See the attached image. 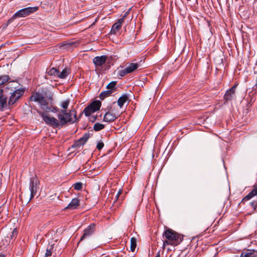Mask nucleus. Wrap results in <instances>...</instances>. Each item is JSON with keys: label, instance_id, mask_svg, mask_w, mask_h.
Returning <instances> with one entry per match:
<instances>
[{"label": "nucleus", "instance_id": "f257e3e1", "mask_svg": "<svg viewBox=\"0 0 257 257\" xmlns=\"http://www.w3.org/2000/svg\"><path fill=\"white\" fill-rule=\"evenodd\" d=\"M37 112L42 117L43 120L46 124L54 128L62 126L68 122L73 123L77 120L76 112L74 110H71L69 112H66L64 110H57V117L59 119L50 116L41 110L37 109Z\"/></svg>", "mask_w": 257, "mask_h": 257}, {"label": "nucleus", "instance_id": "f03ea898", "mask_svg": "<svg viewBox=\"0 0 257 257\" xmlns=\"http://www.w3.org/2000/svg\"><path fill=\"white\" fill-rule=\"evenodd\" d=\"M164 238L163 248L164 249L166 245H171L177 246L179 244L183 239V236L172 229L167 228L163 234Z\"/></svg>", "mask_w": 257, "mask_h": 257}, {"label": "nucleus", "instance_id": "7ed1b4c3", "mask_svg": "<svg viewBox=\"0 0 257 257\" xmlns=\"http://www.w3.org/2000/svg\"><path fill=\"white\" fill-rule=\"evenodd\" d=\"M30 100L32 101L37 102L40 106L43 112L47 113L49 112H56L57 110H59L55 107L49 106L48 102L46 99L43 95L39 93H35L30 97Z\"/></svg>", "mask_w": 257, "mask_h": 257}, {"label": "nucleus", "instance_id": "20e7f679", "mask_svg": "<svg viewBox=\"0 0 257 257\" xmlns=\"http://www.w3.org/2000/svg\"><path fill=\"white\" fill-rule=\"evenodd\" d=\"M38 9L37 7H28L20 10L16 13L13 16V19L24 18L26 17L31 14L36 12Z\"/></svg>", "mask_w": 257, "mask_h": 257}, {"label": "nucleus", "instance_id": "39448f33", "mask_svg": "<svg viewBox=\"0 0 257 257\" xmlns=\"http://www.w3.org/2000/svg\"><path fill=\"white\" fill-rule=\"evenodd\" d=\"M139 65L137 63H130L125 68L120 70L118 71V74L120 76L123 77L126 74L132 73L135 70H137L139 67Z\"/></svg>", "mask_w": 257, "mask_h": 257}, {"label": "nucleus", "instance_id": "423d86ee", "mask_svg": "<svg viewBox=\"0 0 257 257\" xmlns=\"http://www.w3.org/2000/svg\"><path fill=\"white\" fill-rule=\"evenodd\" d=\"M24 91L23 89H17L15 90L13 93H12V94L10 97L8 104L9 105H12L14 104L16 101L23 94Z\"/></svg>", "mask_w": 257, "mask_h": 257}, {"label": "nucleus", "instance_id": "0eeeda50", "mask_svg": "<svg viewBox=\"0 0 257 257\" xmlns=\"http://www.w3.org/2000/svg\"><path fill=\"white\" fill-rule=\"evenodd\" d=\"M128 14V12H126L121 18L119 19L117 22L113 25L110 31L111 33L115 34L121 28V25L123 23Z\"/></svg>", "mask_w": 257, "mask_h": 257}, {"label": "nucleus", "instance_id": "6e6552de", "mask_svg": "<svg viewBox=\"0 0 257 257\" xmlns=\"http://www.w3.org/2000/svg\"><path fill=\"white\" fill-rule=\"evenodd\" d=\"M95 231V225L91 224L85 229L84 230L83 235L81 236L79 241H81L85 239L88 238Z\"/></svg>", "mask_w": 257, "mask_h": 257}, {"label": "nucleus", "instance_id": "1a4fd4ad", "mask_svg": "<svg viewBox=\"0 0 257 257\" xmlns=\"http://www.w3.org/2000/svg\"><path fill=\"white\" fill-rule=\"evenodd\" d=\"M237 85V84H235L231 88L226 91L223 97L225 102L231 100L235 97V89Z\"/></svg>", "mask_w": 257, "mask_h": 257}, {"label": "nucleus", "instance_id": "9d476101", "mask_svg": "<svg viewBox=\"0 0 257 257\" xmlns=\"http://www.w3.org/2000/svg\"><path fill=\"white\" fill-rule=\"evenodd\" d=\"M29 189L31 192L30 199H31L36 195L38 189L37 183L36 182H35L33 177L31 178L30 179Z\"/></svg>", "mask_w": 257, "mask_h": 257}, {"label": "nucleus", "instance_id": "9b49d317", "mask_svg": "<svg viewBox=\"0 0 257 257\" xmlns=\"http://www.w3.org/2000/svg\"><path fill=\"white\" fill-rule=\"evenodd\" d=\"M7 106V96L4 93V90L0 89V111L3 110Z\"/></svg>", "mask_w": 257, "mask_h": 257}, {"label": "nucleus", "instance_id": "f8f14e48", "mask_svg": "<svg viewBox=\"0 0 257 257\" xmlns=\"http://www.w3.org/2000/svg\"><path fill=\"white\" fill-rule=\"evenodd\" d=\"M107 57L105 55L101 56H96L94 58L93 62L96 66H101L106 62Z\"/></svg>", "mask_w": 257, "mask_h": 257}, {"label": "nucleus", "instance_id": "ddd939ff", "mask_svg": "<svg viewBox=\"0 0 257 257\" xmlns=\"http://www.w3.org/2000/svg\"><path fill=\"white\" fill-rule=\"evenodd\" d=\"M89 135L87 134H85L80 138L77 141H76L74 145H72V147H77L80 148V147L84 145V144L87 142V140L89 138Z\"/></svg>", "mask_w": 257, "mask_h": 257}, {"label": "nucleus", "instance_id": "4468645a", "mask_svg": "<svg viewBox=\"0 0 257 257\" xmlns=\"http://www.w3.org/2000/svg\"><path fill=\"white\" fill-rule=\"evenodd\" d=\"M240 257H257V250L247 249L241 253Z\"/></svg>", "mask_w": 257, "mask_h": 257}, {"label": "nucleus", "instance_id": "2eb2a0df", "mask_svg": "<svg viewBox=\"0 0 257 257\" xmlns=\"http://www.w3.org/2000/svg\"><path fill=\"white\" fill-rule=\"evenodd\" d=\"M117 118L116 115L110 112H106L103 117V120L107 122H112Z\"/></svg>", "mask_w": 257, "mask_h": 257}, {"label": "nucleus", "instance_id": "dca6fc26", "mask_svg": "<svg viewBox=\"0 0 257 257\" xmlns=\"http://www.w3.org/2000/svg\"><path fill=\"white\" fill-rule=\"evenodd\" d=\"M80 200L78 198H73L68 206L65 207L66 209H76L79 205Z\"/></svg>", "mask_w": 257, "mask_h": 257}, {"label": "nucleus", "instance_id": "f3484780", "mask_svg": "<svg viewBox=\"0 0 257 257\" xmlns=\"http://www.w3.org/2000/svg\"><path fill=\"white\" fill-rule=\"evenodd\" d=\"M257 195V185H254L253 187V189L249 192L243 199L242 201H247L250 199L252 197Z\"/></svg>", "mask_w": 257, "mask_h": 257}, {"label": "nucleus", "instance_id": "a211bd4d", "mask_svg": "<svg viewBox=\"0 0 257 257\" xmlns=\"http://www.w3.org/2000/svg\"><path fill=\"white\" fill-rule=\"evenodd\" d=\"M128 97L127 95L124 94V95H122L118 98V99L117 100L118 105L120 108H121L123 106L124 103L128 100Z\"/></svg>", "mask_w": 257, "mask_h": 257}, {"label": "nucleus", "instance_id": "6ab92c4d", "mask_svg": "<svg viewBox=\"0 0 257 257\" xmlns=\"http://www.w3.org/2000/svg\"><path fill=\"white\" fill-rule=\"evenodd\" d=\"M70 73L69 69L67 68H64L61 72L58 71V77L61 79L65 78Z\"/></svg>", "mask_w": 257, "mask_h": 257}, {"label": "nucleus", "instance_id": "aec40b11", "mask_svg": "<svg viewBox=\"0 0 257 257\" xmlns=\"http://www.w3.org/2000/svg\"><path fill=\"white\" fill-rule=\"evenodd\" d=\"M113 92L109 90H107L102 92L99 95V98L101 100H103L111 95Z\"/></svg>", "mask_w": 257, "mask_h": 257}, {"label": "nucleus", "instance_id": "412c9836", "mask_svg": "<svg viewBox=\"0 0 257 257\" xmlns=\"http://www.w3.org/2000/svg\"><path fill=\"white\" fill-rule=\"evenodd\" d=\"M95 112V110L93 109L92 107L91 106L90 104L88 106L85 107L83 110V112L84 113V114L88 116L91 115V113Z\"/></svg>", "mask_w": 257, "mask_h": 257}, {"label": "nucleus", "instance_id": "4be33fe9", "mask_svg": "<svg viewBox=\"0 0 257 257\" xmlns=\"http://www.w3.org/2000/svg\"><path fill=\"white\" fill-rule=\"evenodd\" d=\"M91 106L95 111L99 109L101 106V102L98 100H95L90 104Z\"/></svg>", "mask_w": 257, "mask_h": 257}, {"label": "nucleus", "instance_id": "5701e85b", "mask_svg": "<svg viewBox=\"0 0 257 257\" xmlns=\"http://www.w3.org/2000/svg\"><path fill=\"white\" fill-rule=\"evenodd\" d=\"M116 81H112L107 85L106 88L113 93L116 90Z\"/></svg>", "mask_w": 257, "mask_h": 257}, {"label": "nucleus", "instance_id": "b1692460", "mask_svg": "<svg viewBox=\"0 0 257 257\" xmlns=\"http://www.w3.org/2000/svg\"><path fill=\"white\" fill-rule=\"evenodd\" d=\"M53 245H49L47 247L46 251L45 254V257L51 256L52 255L53 251Z\"/></svg>", "mask_w": 257, "mask_h": 257}, {"label": "nucleus", "instance_id": "393cba45", "mask_svg": "<svg viewBox=\"0 0 257 257\" xmlns=\"http://www.w3.org/2000/svg\"><path fill=\"white\" fill-rule=\"evenodd\" d=\"M137 246V239L133 237L131 239V250L134 251Z\"/></svg>", "mask_w": 257, "mask_h": 257}, {"label": "nucleus", "instance_id": "a878e982", "mask_svg": "<svg viewBox=\"0 0 257 257\" xmlns=\"http://www.w3.org/2000/svg\"><path fill=\"white\" fill-rule=\"evenodd\" d=\"M104 128V125L100 123H96L93 126V129L95 131L97 132Z\"/></svg>", "mask_w": 257, "mask_h": 257}, {"label": "nucleus", "instance_id": "bb28decb", "mask_svg": "<svg viewBox=\"0 0 257 257\" xmlns=\"http://www.w3.org/2000/svg\"><path fill=\"white\" fill-rule=\"evenodd\" d=\"M10 78L8 75H4L0 77V86L6 83L9 80Z\"/></svg>", "mask_w": 257, "mask_h": 257}, {"label": "nucleus", "instance_id": "cd10ccee", "mask_svg": "<svg viewBox=\"0 0 257 257\" xmlns=\"http://www.w3.org/2000/svg\"><path fill=\"white\" fill-rule=\"evenodd\" d=\"M70 100L69 99H66L63 101H62L61 103V106L65 111V109H66L69 104Z\"/></svg>", "mask_w": 257, "mask_h": 257}, {"label": "nucleus", "instance_id": "c85d7f7f", "mask_svg": "<svg viewBox=\"0 0 257 257\" xmlns=\"http://www.w3.org/2000/svg\"><path fill=\"white\" fill-rule=\"evenodd\" d=\"M58 71L59 70L55 68H52L48 72V74L50 75H58Z\"/></svg>", "mask_w": 257, "mask_h": 257}, {"label": "nucleus", "instance_id": "c756f323", "mask_svg": "<svg viewBox=\"0 0 257 257\" xmlns=\"http://www.w3.org/2000/svg\"><path fill=\"white\" fill-rule=\"evenodd\" d=\"M76 44V42H72V43H69L64 44L63 47L64 49H67V50H71L72 49V47L73 46L75 45Z\"/></svg>", "mask_w": 257, "mask_h": 257}, {"label": "nucleus", "instance_id": "7c9ffc66", "mask_svg": "<svg viewBox=\"0 0 257 257\" xmlns=\"http://www.w3.org/2000/svg\"><path fill=\"white\" fill-rule=\"evenodd\" d=\"M83 184L81 182H77L73 185L75 190H81L82 189Z\"/></svg>", "mask_w": 257, "mask_h": 257}, {"label": "nucleus", "instance_id": "2f4dec72", "mask_svg": "<svg viewBox=\"0 0 257 257\" xmlns=\"http://www.w3.org/2000/svg\"><path fill=\"white\" fill-rule=\"evenodd\" d=\"M18 234V231L16 228H14L11 233V239H13L16 237Z\"/></svg>", "mask_w": 257, "mask_h": 257}, {"label": "nucleus", "instance_id": "473e14b6", "mask_svg": "<svg viewBox=\"0 0 257 257\" xmlns=\"http://www.w3.org/2000/svg\"><path fill=\"white\" fill-rule=\"evenodd\" d=\"M103 147H104L103 143L100 142L97 144L96 148L98 150H100L101 149H102L103 148Z\"/></svg>", "mask_w": 257, "mask_h": 257}, {"label": "nucleus", "instance_id": "72a5a7b5", "mask_svg": "<svg viewBox=\"0 0 257 257\" xmlns=\"http://www.w3.org/2000/svg\"><path fill=\"white\" fill-rule=\"evenodd\" d=\"M122 190L121 189H119V191H118L115 197H116V199L117 200L118 199V197L119 196H120V195H121L122 194Z\"/></svg>", "mask_w": 257, "mask_h": 257}, {"label": "nucleus", "instance_id": "f704fd0d", "mask_svg": "<svg viewBox=\"0 0 257 257\" xmlns=\"http://www.w3.org/2000/svg\"><path fill=\"white\" fill-rule=\"evenodd\" d=\"M15 82H13V81H11L10 82L8 83V88H9L10 87H11V86L13 85V83H15Z\"/></svg>", "mask_w": 257, "mask_h": 257}, {"label": "nucleus", "instance_id": "c9c22d12", "mask_svg": "<svg viewBox=\"0 0 257 257\" xmlns=\"http://www.w3.org/2000/svg\"><path fill=\"white\" fill-rule=\"evenodd\" d=\"M95 119H96V117H94L93 116H92V117L90 118V120H91V121H93V122L95 120Z\"/></svg>", "mask_w": 257, "mask_h": 257}, {"label": "nucleus", "instance_id": "e433bc0d", "mask_svg": "<svg viewBox=\"0 0 257 257\" xmlns=\"http://www.w3.org/2000/svg\"><path fill=\"white\" fill-rule=\"evenodd\" d=\"M155 257H161L160 256V252H158L157 254L156 255Z\"/></svg>", "mask_w": 257, "mask_h": 257}, {"label": "nucleus", "instance_id": "4c0bfd02", "mask_svg": "<svg viewBox=\"0 0 257 257\" xmlns=\"http://www.w3.org/2000/svg\"><path fill=\"white\" fill-rule=\"evenodd\" d=\"M254 202H253L251 203V206H254Z\"/></svg>", "mask_w": 257, "mask_h": 257}, {"label": "nucleus", "instance_id": "58836bf2", "mask_svg": "<svg viewBox=\"0 0 257 257\" xmlns=\"http://www.w3.org/2000/svg\"><path fill=\"white\" fill-rule=\"evenodd\" d=\"M0 257H5L4 254H0Z\"/></svg>", "mask_w": 257, "mask_h": 257}]
</instances>
